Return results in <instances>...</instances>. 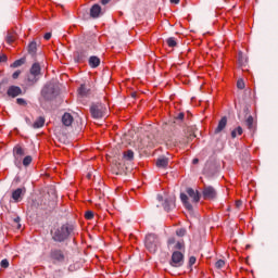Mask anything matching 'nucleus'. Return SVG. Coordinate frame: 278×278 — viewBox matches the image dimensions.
Returning a JSON list of instances; mask_svg holds the SVG:
<instances>
[{
	"label": "nucleus",
	"instance_id": "nucleus-48",
	"mask_svg": "<svg viewBox=\"0 0 278 278\" xmlns=\"http://www.w3.org/2000/svg\"><path fill=\"white\" fill-rule=\"evenodd\" d=\"M157 201H164V198L162 195H157Z\"/></svg>",
	"mask_w": 278,
	"mask_h": 278
},
{
	"label": "nucleus",
	"instance_id": "nucleus-32",
	"mask_svg": "<svg viewBox=\"0 0 278 278\" xmlns=\"http://www.w3.org/2000/svg\"><path fill=\"white\" fill-rule=\"evenodd\" d=\"M215 268H225V261L224 260H218L216 263H215Z\"/></svg>",
	"mask_w": 278,
	"mask_h": 278
},
{
	"label": "nucleus",
	"instance_id": "nucleus-49",
	"mask_svg": "<svg viewBox=\"0 0 278 278\" xmlns=\"http://www.w3.org/2000/svg\"><path fill=\"white\" fill-rule=\"evenodd\" d=\"M14 223H21V217H16V218L14 219Z\"/></svg>",
	"mask_w": 278,
	"mask_h": 278
},
{
	"label": "nucleus",
	"instance_id": "nucleus-20",
	"mask_svg": "<svg viewBox=\"0 0 278 278\" xmlns=\"http://www.w3.org/2000/svg\"><path fill=\"white\" fill-rule=\"evenodd\" d=\"M42 94H45V97H47L48 94H50V97H53L54 94L53 87L51 85H46L45 88L42 89Z\"/></svg>",
	"mask_w": 278,
	"mask_h": 278
},
{
	"label": "nucleus",
	"instance_id": "nucleus-33",
	"mask_svg": "<svg viewBox=\"0 0 278 278\" xmlns=\"http://www.w3.org/2000/svg\"><path fill=\"white\" fill-rule=\"evenodd\" d=\"M176 235L179 238H184V236H186V229L185 228H180V229L176 230Z\"/></svg>",
	"mask_w": 278,
	"mask_h": 278
},
{
	"label": "nucleus",
	"instance_id": "nucleus-42",
	"mask_svg": "<svg viewBox=\"0 0 278 278\" xmlns=\"http://www.w3.org/2000/svg\"><path fill=\"white\" fill-rule=\"evenodd\" d=\"M184 116H185L184 113H179L176 118L178 121H184Z\"/></svg>",
	"mask_w": 278,
	"mask_h": 278
},
{
	"label": "nucleus",
	"instance_id": "nucleus-38",
	"mask_svg": "<svg viewBox=\"0 0 278 278\" xmlns=\"http://www.w3.org/2000/svg\"><path fill=\"white\" fill-rule=\"evenodd\" d=\"M20 75H21V71H16L13 73L12 77L13 79H18Z\"/></svg>",
	"mask_w": 278,
	"mask_h": 278
},
{
	"label": "nucleus",
	"instance_id": "nucleus-31",
	"mask_svg": "<svg viewBox=\"0 0 278 278\" xmlns=\"http://www.w3.org/2000/svg\"><path fill=\"white\" fill-rule=\"evenodd\" d=\"M167 244L169 249H174V245L177 244V241L172 237L168 239Z\"/></svg>",
	"mask_w": 278,
	"mask_h": 278
},
{
	"label": "nucleus",
	"instance_id": "nucleus-16",
	"mask_svg": "<svg viewBox=\"0 0 278 278\" xmlns=\"http://www.w3.org/2000/svg\"><path fill=\"white\" fill-rule=\"evenodd\" d=\"M100 64H101V59H99V56L89 58V66L91 68H97Z\"/></svg>",
	"mask_w": 278,
	"mask_h": 278
},
{
	"label": "nucleus",
	"instance_id": "nucleus-30",
	"mask_svg": "<svg viewBox=\"0 0 278 278\" xmlns=\"http://www.w3.org/2000/svg\"><path fill=\"white\" fill-rule=\"evenodd\" d=\"M31 161H33L31 156L29 155L25 156L23 160V166H29V164H31Z\"/></svg>",
	"mask_w": 278,
	"mask_h": 278
},
{
	"label": "nucleus",
	"instance_id": "nucleus-3",
	"mask_svg": "<svg viewBox=\"0 0 278 278\" xmlns=\"http://www.w3.org/2000/svg\"><path fill=\"white\" fill-rule=\"evenodd\" d=\"M90 112L92 118H103L108 114V106L101 103L93 104L90 108Z\"/></svg>",
	"mask_w": 278,
	"mask_h": 278
},
{
	"label": "nucleus",
	"instance_id": "nucleus-25",
	"mask_svg": "<svg viewBox=\"0 0 278 278\" xmlns=\"http://www.w3.org/2000/svg\"><path fill=\"white\" fill-rule=\"evenodd\" d=\"M25 64V61L23 59L16 60L15 62L12 63L13 68H18V66H23Z\"/></svg>",
	"mask_w": 278,
	"mask_h": 278
},
{
	"label": "nucleus",
	"instance_id": "nucleus-34",
	"mask_svg": "<svg viewBox=\"0 0 278 278\" xmlns=\"http://www.w3.org/2000/svg\"><path fill=\"white\" fill-rule=\"evenodd\" d=\"M237 88H239V90H244V80L243 79H239L237 81Z\"/></svg>",
	"mask_w": 278,
	"mask_h": 278
},
{
	"label": "nucleus",
	"instance_id": "nucleus-36",
	"mask_svg": "<svg viewBox=\"0 0 278 278\" xmlns=\"http://www.w3.org/2000/svg\"><path fill=\"white\" fill-rule=\"evenodd\" d=\"M0 266L2 268H8V266H10V262H8V260H2L0 263Z\"/></svg>",
	"mask_w": 278,
	"mask_h": 278
},
{
	"label": "nucleus",
	"instance_id": "nucleus-17",
	"mask_svg": "<svg viewBox=\"0 0 278 278\" xmlns=\"http://www.w3.org/2000/svg\"><path fill=\"white\" fill-rule=\"evenodd\" d=\"M123 162H134V152L131 150L123 152Z\"/></svg>",
	"mask_w": 278,
	"mask_h": 278
},
{
	"label": "nucleus",
	"instance_id": "nucleus-21",
	"mask_svg": "<svg viewBox=\"0 0 278 278\" xmlns=\"http://www.w3.org/2000/svg\"><path fill=\"white\" fill-rule=\"evenodd\" d=\"M156 166L159 168H166V166H168V159H166V157L159 159L156 161Z\"/></svg>",
	"mask_w": 278,
	"mask_h": 278
},
{
	"label": "nucleus",
	"instance_id": "nucleus-10",
	"mask_svg": "<svg viewBox=\"0 0 278 278\" xmlns=\"http://www.w3.org/2000/svg\"><path fill=\"white\" fill-rule=\"evenodd\" d=\"M101 15V5L99 4H93L90 9V16L92 18H99V16Z\"/></svg>",
	"mask_w": 278,
	"mask_h": 278
},
{
	"label": "nucleus",
	"instance_id": "nucleus-12",
	"mask_svg": "<svg viewBox=\"0 0 278 278\" xmlns=\"http://www.w3.org/2000/svg\"><path fill=\"white\" fill-rule=\"evenodd\" d=\"M163 207L165 212H170L175 207V198H168L165 200Z\"/></svg>",
	"mask_w": 278,
	"mask_h": 278
},
{
	"label": "nucleus",
	"instance_id": "nucleus-46",
	"mask_svg": "<svg viewBox=\"0 0 278 278\" xmlns=\"http://www.w3.org/2000/svg\"><path fill=\"white\" fill-rule=\"evenodd\" d=\"M5 60H8V58L7 56H0V62H5Z\"/></svg>",
	"mask_w": 278,
	"mask_h": 278
},
{
	"label": "nucleus",
	"instance_id": "nucleus-19",
	"mask_svg": "<svg viewBox=\"0 0 278 278\" xmlns=\"http://www.w3.org/2000/svg\"><path fill=\"white\" fill-rule=\"evenodd\" d=\"M34 129H40V127H45V117H38L33 124Z\"/></svg>",
	"mask_w": 278,
	"mask_h": 278
},
{
	"label": "nucleus",
	"instance_id": "nucleus-22",
	"mask_svg": "<svg viewBox=\"0 0 278 278\" xmlns=\"http://www.w3.org/2000/svg\"><path fill=\"white\" fill-rule=\"evenodd\" d=\"M166 45H167V47L173 49V48L177 47V39H175L174 37H169L166 39Z\"/></svg>",
	"mask_w": 278,
	"mask_h": 278
},
{
	"label": "nucleus",
	"instance_id": "nucleus-43",
	"mask_svg": "<svg viewBox=\"0 0 278 278\" xmlns=\"http://www.w3.org/2000/svg\"><path fill=\"white\" fill-rule=\"evenodd\" d=\"M236 207H242V201L240 200L236 201Z\"/></svg>",
	"mask_w": 278,
	"mask_h": 278
},
{
	"label": "nucleus",
	"instance_id": "nucleus-47",
	"mask_svg": "<svg viewBox=\"0 0 278 278\" xmlns=\"http://www.w3.org/2000/svg\"><path fill=\"white\" fill-rule=\"evenodd\" d=\"M239 63L242 64V53H239Z\"/></svg>",
	"mask_w": 278,
	"mask_h": 278
},
{
	"label": "nucleus",
	"instance_id": "nucleus-35",
	"mask_svg": "<svg viewBox=\"0 0 278 278\" xmlns=\"http://www.w3.org/2000/svg\"><path fill=\"white\" fill-rule=\"evenodd\" d=\"M7 42H8V45H12V42H14V36L11 35V34H9V35L7 36Z\"/></svg>",
	"mask_w": 278,
	"mask_h": 278
},
{
	"label": "nucleus",
	"instance_id": "nucleus-2",
	"mask_svg": "<svg viewBox=\"0 0 278 278\" xmlns=\"http://www.w3.org/2000/svg\"><path fill=\"white\" fill-rule=\"evenodd\" d=\"M42 67L40 66V63L36 62L31 65L29 70V75L27 77V81L29 86H34V84L38 83V79L42 76Z\"/></svg>",
	"mask_w": 278,
	"mask_h": 278
},
{
	"label": "nucleus",
	"instance_id": "nucleus-27",
	"mask_svg": "<svg viewBox=\"0 0 278 278\" xmlns=\"http://www.w3.org/2000/svg\"><path fill=\"white\" fill-rule=\"evenodd\" d=\"M248 129H253V116H249L245 121Z\"/></svg>",
	"mask_w": 278,
	"mask_h": 278
},
{
	"label": "nucleus",
	"instance_id": "nucleus-40",
	"mask_svg": "<svg viewBox=\"0 0 278 278\" xmlns=\"http://www.w3.org/2000/svg\"><path fill=\"white\" fill-rule=\"evenodd\" d=\"M43 38L45 40H51V33H46Z\"/></svg>",
	"mask_w": 278,
	"mask_h": 278
},
{
	"label": "nucleus",
	"instance_id": "nucleus-23",
	"mask_svg": "<svg viewBox=\"0 0 278 278\" xmlns=\"http://www.w3.org/2000/svg\"><path fill=\"white\" fill-rule=\"evenodd\" d=\"M89 90L87 89L86 85H81L78 88V94L79 97H86L88 94Z\"/></svg>",
	"mask_w": 278,
	"mask_h": 278
},
{
	"label": "nucleus",
	"instance_id": "nucleus-1",
	"mask_svg": "<svg viewBox=\"0 0 278 278\" xmlns=\"http://www.w3.org/2000/svg\"><path fill=\"white\" fill-rule=\"evenodd\" d=\"M73 231H75V226L71 224H63L52 230V240H54V242H64L73 236Z\"/></svg>",
	"mask_w": 278,
	"mask_h": 278
},
{
	"label": "nucleus",
	"instance_id": "nucleus-9",
	"mask_svg": "<svg viewBox=\"0 0 278 278\" xmlns=\"http://www.w3.org/2000/svg\"><path fill=\"white\" fill-rule=\"evenodd\" d=\"M23 90L21 89V87L17 86H11L8 89V96L13 98L18 97V94H21Z\"/></svg>",
	"mask_w": 278,
	"mask_h": 278
},
{
	"label": "nucleus",
	"instance_id": "nucleus-28",
	"mask_svg": "<svg viewBox=\"0 0 278 278\" xmlns=\"http://www.w3.org/2000/svg\"><path fill=\"white\" fill-rule=\"evenodd\" d=\"M185 244H184V240L177 241L176 244L174 245V248L172 249H176L177 251H181V249H184Z\"/></svg>",
	"mask_w": 278,
	"mask_h": 278
},
{
	"label": "nucleus",
	"instance_id": "nucleus-41",
	"mask_svg": "<svg viewBox=\"0 0 278 278\" xmlns=\"http://www.w3.org/2000/svg\"><path fill=\"white\" fill-rule=\"evenodd\" d=\"M235 130H237L238 136H242V127L239 126Z\"/></svg>",
	"mask_w": 278,
	"mask_h": 278
},
{
	"label": "nucleus",
	"instance_id": "nucleus-7",
	"mask_svg": "<svg viewBox=\"0 0 278 278\" xmlns=\"http://www.w3.org/2000/svg\"><path fill=\"white\" fill-rule=\"evenodd\" d=\"M13 151H14V157H15L14 164L17 168H21V157L25 155V150H23V148L17 146L14 148Z\"/></svg>",
	"mask_w": 278,
	"mask_h": 278
},
{
	"label": "nucleus",
	"instance_id": "nucleus-52",
	"mask_svg": "<svg viewBox=\"0 0 278 278\" xmlns=\"http://www.w3.org/2000/svg\"><path fill=\"white\" fill-rule=\"evenodd\" d=\"M18 229H21V224H18Z\"/></svg>",
	"mask_w": 278,
	"mask_h": 278
},
{
	"label": "nucleus",
	"instance_id": "nucleus-45",
	"mask_svg": "<svg viewBox=\"0 0 278 278\" xmlns=\"http://www.w3.org/2000/svg\"><path fill=\"white\" fill-rule=\"evenodd\" d=\"M110 0H101V3H102V5H108V2H109Z\"/></svg>",
	"mask_w": 278,
	"mask_h": 278
},
{
	"label": "nucleus",
	"instance_id": "nucleus-37",
	"mask_svg": "<svg viewBox=\"0 0 278 278\" xmlns=\"http://www.w3.org/2000/svg\"><path fill=\"white\" fill-rule=\"evenodd\" d=\"M194 264H197V257L191 256V257L189 258V266H194Z\"/></svg>",
	"mask_w": 278,
	"mask_h": 278
},
{
	"label": "nucleus",
	"instance_id": "nucleus-18",
	"mask_svg": "<svg viewBox=\"0 0 278 278\" xmlns=\"http://www.w3.org/2000/svg\"><path fill=\"white\" fill-rule=\"evenodd\" d=\"M180 200L182 201L186 210L192 211V204L188 202V195L186 193L180 194Z\"/></svg>",
	"mask_w": 278,
	"mask_h": 278
},
{
	"label": "nucleus",
	"instance_id": "nucleus-44",
	"mask_svg": "<svg viewBox=\"0 0 278 278\" xmlns=\"http://www.w3.org/2000/svg\"><path fill=\"white\" fill-rule=\"evenodd\" d=\"M237 136H238L237 130H232V131H231V138H236Z\"/></svg>",
	"mask_w": 278,
	"mask_h": 278
},
{
	"label": "nucleus",
	"instance_id": "nucleus-51",
	"mask_svg": "<svg viewBox=\"0 0 278 278\" xmlns=\"http://www.w3.org/2000/svg\"><path fill=\"white\" fill-rule=\"evenodd\" d=\"M193 164H199V159H193Z\"/></svg>",
	"mask_w": 278,
	"mask_h": 278
},
{
	"label": "nucleus",
	"instance_id": "nucleus-4",
	"mask_svg": "<svg viewBox=\"0 0 278 278\" xmlns=\"http://www.w3.org/2000/svg\"><path fill=\"white\" fill-rule=\"evenodd\" d=\"M146 249H148L150 253L157 251V236L150 233L146 237Z\"/></svg>",
	"mask_w": 278,
	"mask_h": 278
},
{
	"label": "nucleus",
	"instance_id": "nucleus-39",
	"mask_svg": "<svg viewBox=\"0 0 278 278\" xmlns=\"http://www.w3.org/2000/svg\"><path fill=\"white\" fill-rule=\"evenodd\" d=\"M16 101L18 105H25V100L23 98H18Z\"/></svg>",
	"mask_w": 278,
	"mask_h": 278
},
{
	"label": "nucleus",
	"instance_id": "nucleus-13",
	"mask_svg": "<svg viewBox=\"0 0 278 278\" xmlns=\"http://www.w3.org/2000/svg\"><path fill=\"white\" fill-rule=\"evenodd\" d=\"M23 194H25V190L17 188L16 190H14L12 192V199L15 201V203H18V201H21V198L23 197Z\"/></svg>",
	"mask_w": 278,
	"mask_h": 278
},
{
	"label": "nucleus",
	"instance_id": "nucleus-14",
	"mask_svg": "<svg viewBox=\"0 0 278 278\" xmlns=\"http://www.w3.org/2000/svg\"><path fill=\"white\" fill-rule=\"evenodd\" d=\"M226 127H227V117H222V119L219 121L215 129V134H220V131H223V129H225Z\"/></svg>",
	"mask_w": 278,
	"mask_h": 278
},
{
	"label": "nucleus",
	"instance_id": "nucleus-15",
	"mask_svg": "<svg viewBox=\"0 0 278 278\" xmlns=\"http://www.w3.org/2000/svg\"><path fill=\"white\" fill-rule=\"evenodd\" d=\"M51 257L52 260H56V262H62V260H64V254L60 250H52Z\"/></svg>",
	"mask_w": 278,
	"mask_h": 278
},
{
	"label": "nucleus",
	"instance_id": "nucleus-29",
	"mask_svg": "<svg viewBox=\"0 0 278 278\" xmlns=\"http://www.w3.org/2000/svg\"><path fill=\"white\" fill-rule=\"evenodd\" d=\"M85 218H86L87 220H92V219L94 218V213H93L92 211H87V212L85 213Z\"/></svg>",
	"mask_w": 278,
	"mask_h": 278
},
{
	"label": "nucleus",
	"instance_id": "nucleus-24",
	"mask_svg": "<svg viewBox=\"0 0 278 278\" xmlns=\"http://www.w3.org/2000/svg\"><path fill=\"white\" fill-rule=\"evenodd\" d=\"M36 51H37V43H36V41H33L28 45V53L34 55V53H36Z\"/></svg>",
	"mask_w": 278,
	"mask_h": 278
},
{
	"label": "nucleus",
	"instance_id": "nucleus-11",
	"mask_svg": "<svg viewBox=\"0 0 278 278\" xmlns=\"http://www.w3.org/2000/svg\"><path fill=\"white\" fill-rule=\"evenodd\" d=\"M73 115H71V113H64V115L62 116V123L65 127H71V125H73Z\"/></svg>",
	"mask_w": 278,
	"mask_h": 278
},
{
	"label": "nucleus",
	"instance_id": "nucleus-50",
	"mask_svg": "<svg viewBox=\"0 0 278 278\" xmlns=\"http://www.w3.org/2000/svg\"><path fill=\"white\" fill-rule=\"evenodd\" d=\"M170 3L177 4V3H179V0H170Z\"/></svg>",
	"mask_w": 278,
	"mask_h": 278
},
{
	"label": "nucleus",
	"instance_id": "nucleus-26",
	"mask_svg": "<svg viewBox=\"0 0 278 278\" xmlns=\"http://www.w3.org/2000/svg\"><path fill=\"white\" fill-rule=\"evenodd\" d=\"M76 62H84L86 60V53L84 52H78V54L75 58Z\"/></svg>",
	"mask_w": 278,
	"mask_h": 278
},
{
	"label": "nucleus",
	"instance_id": "nucleus-8",
	"mask_svg": "<svg viewBox=\"0 0 278 278\" xmlns=\"http://www.w3.org/2000/svg\"><path fill=\"white\" fill-rule=\"evenodd\" d=\"M187 194L191 199L192 203H199V201H201V192H199V190L188 188Z\"/></svg>",
	"mask_w": 278,
	"mask_h": 278
},
{
	"label": "nucleus",
	"instance_id": "nucleus-6",
	"mask_svg": "<svg viewBox=\"0 0 278 278\" xmlns=\"http://www.w3.org/2000/svg\"><path fill=\"white\" fill-rule=\"evenodd\" d=\"M202 197L205 201H212V199H216V189H214L212 186L204 187Z\"/></svg>",
	"mask_w": 278,
	"mask_h": 278
},
{
	"label": "nucleus",
	"instance_id": "nucleus-5",
	"mask_svg": "<svg viewBox=\"0 0 278 278\" xmlns=\"http://www.w3.org/2000/svg\"><path fill=\"white\" fill-rule=\"evenodd\" d=\"M184 265V254L179 251H175L172 254V261L170 266H174L175 268H179V266Z\"/></svg>",
	"mask_w": 278,
	"mask_h": 278
}]
</instances>
